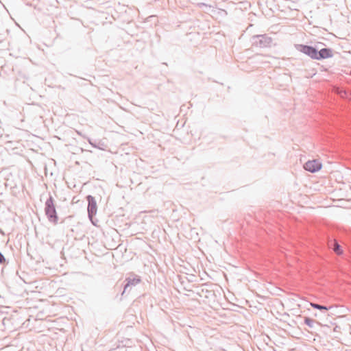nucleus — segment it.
Instances as JSON below:
<instances>
[{
    "mask_svg": "<svg viewBox=\"0 0 351 351\" xmlns=\"http://www.w3.org/2000/svg\"><path fill=\"white\" fill-rule=\"evenodd\" d=\"M332 51L330 49L324 48L317 51L316 60H321L331 58L332 56Z\"/></svg>",
    "mask_w": 351,
    "mask_h": 351,
    "instance_id": "0eeeda50",
    "label": "nucleus"
},
{
    "mask_svg": "<svg viewBox=\"0 0 351 351\" xmlns=\"http://www.w3.org/2000/svg\"><path fill=\"white\" fill-rule=\"evenodd\" d=\"M311 306L314 308L319 309L321 311H328L329 308L326 306L320 305L316 303H311Z\"/></svg>",
    "mask_w": 351,
    "mask_h": 351,
    "instance_id": "1a4fd4ad",
    "label": "nucleus"
},
{
    "mask_svg": "<svg viewBox=\"0 0 351 351\" xmlns=\"http://www.w3.org/2000/svg\"><path fill=\"white\" fill-rule=\"evenodd\" d=\"M328 246L331 248H332L333 251L337 254H341L343 253V251L341 249V246L340 245L335 241V240H333V241H330L329 243H328Z\"/></svg>",
    "mask_w": 351,
    "mask_h": 351,
    "instance_id": "6e6552de",
    "label": "nucleus"
},
{
    "mask_svg": "<svg viewBox=\"0 0 351 351\" xmlns=\"http://www.w3.org/2000/svg\"><path fill=\"white\" fill-rule=\"evenodd\" d=\"M126 284L124 286L122 295L125 292L129 291L128 288L132 286H135L141 282V278L138 275L133 274L125 278Z\"/></svg>",
    "mask_w": 351,
    "mask_h": 351,
    "instance_id": "39448f33",
    "label": "nucleus"
},
{
    "mask_svg": "<svg viewBox=\"0 0 351 351\" xmlns=\"http://www.w3.org/2000/svg\"><path fill=\"white\" fill-rule=\"evenodd\" d=\"M316 322L315 320L311 319L308 317H304V323L306 324L308 327L313 328L314 326V324Z\"/></svg>",
    "mask_w": 351,
    "mask_h": 351,
    "instance_id": "9d476101",
    "label": "nucleus"
},
{
    "mask_svg": "<svg viewBox=\"0 0 351 351\" xmlns=\"http://www.w3.org/2000/svg\"><path fill=\"white\" fill-rule=\"evenodd\" d=\"M304 168L308 171L314 173L322 168V164L317 160H308L304 164Z\"/></svg>",
    "mask_w": 351,
    "mask_h": 351,
    "instance_id": "423d86ee",
    "label": "nucleus"
},
{
    "mask_svg": "<svg viewBox=\"0 0 351 351\" xmlns=\"http://www.w3.org/2000/svg\"><path fill=\"white\" fill-rule=\"evenodd\" d=\"M87 201H88V216L89 219L90 220L91 223L96 226V223H95L93 220V217L97 214V202L95 199V197L92 195H88L86 197Z\"/></svg>",
    "mask_w": 351,
    "mask_h": 351,
    "instance_id": "7ed1b4c3",
    "label": "nucleus"
},
{
    "mask_svg": "<svg viewBox=\"0 0 351 351\" xmlns=\"http://www.w3.org/2000/svg\"><path fill=\"white\" fill-rule=\"evenodd\" d=\"M337 94L343 97V98H348V95H349V93L348 92H347L346 90H342V89H339V88H337Z\"/></svg>",
    "mask_w": 351,
    "mask_h": 351,
    "instance_id": "9b49d317",
    "label": "nucleus"
},
{
    "mask_svg": "<svg viewBox=\"0 0 351 351\" xmlns=\"http://www.w3.org/2000/svg\"><path fill=\"white\" fill-rule=\"evenodd\" d=\"M45 213L49 222L53 224L58 223V217L56 210L55 200L51 195L45 202Z\"/></svg>",
    "mask_w": 351,
    "mask_h": 351,
    "instance_id": "f257e3e1",
    "label": "nucleus"
},
{
    "mask_svg": "<svg viewBox=\"0 0 351 351\" xmlns=\"http://www.w3.org/2000/svg\"><path fill=\"white\" fill-rule=\"evenodd\" d=\"M252 40V45L260 48L269 47L272 43V38L267 34L254 35Z\"/></svg>",
    "mask_w": 351,
    "mask_h": 351,
    "instance_id": "f03ea898",
    "label": "nucleus"
},
{
    "mask_svg": "<svg viewBox=\"0 0 351 351\" xmlns=\"http://www.w3.org/2000/svg\"><path fill=\"white\" fill-rule=\"evenodd\" d=\"M295 48L298 51L308 56L311 58L316 60L317 50L315 47L305 45L297 44L295 45Z\"/></svg>",
    "mask_w": 351,
    "mask_h": 351,
    "instance_id": "20e7f679",
    "label": "nucleus"
}]
</instances>
